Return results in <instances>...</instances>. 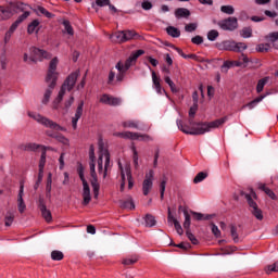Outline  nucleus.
<instances>
[{"label":"nucleus","mask_w":278,"mask_h":278,"mask_svg":"<svg viewBox=\"0 0 278 278\" xmlns=\"http://www.w3.org/2000/svg\"><path fill=\"white\" fill-rule=\"evenodd\" d=\"M155 175V172L153 169H150L148 174H146V178L142 182V192L144 197H148V194L151 192L153 188V177Z\"/></svg>","instance_id":"ddd939ff"},{"label":"nucleus","mask_w":278,"mask_h":278,"mask_svg":"<svg viewBox=\"0 0 278 278\" xmlns=\"http://www.w3.org/2000/svg\"><path fill=\"white\" fill-rule=\"evenodd\" d=\"M100 103H104V105H121L122 101L119 98L110 97L109 94L104 93L100 98Z\"/></svg>","instance_id":"412c9836"},{"label":"nucleus","mask_w":278,"mask_h":278,"mask_svg":"<svg viewBox=\"0 0 278 278\" xmlns=\"http://www.w3.org/2000/svg\"><path fill=\"white\" fill-rule=\"evenodd\" d=\"M152 81L156 92L159 94H162V85L160 84V77H157V74H155V72H152Z\"/></svg>","instance_id":"2f4dec72"},{"label":"nucleus","mask_w":278,"mask_h":278,"mask_svg":"<svg viewBox=\"0 0 278 278\" xmlns=\"http://www.w3.org/2000/svg\"><path fill=\"white\" fill-rule=\"evenodd\" d=\"M122 126L125 129H140V125L136 121H126L122 123Z\"/></svg>","instance_id":"e433bc0d"},{"label":"nucleus","mask_w":278,"mask_h":278,"mask_svg":"<svg viewBox=\"0 0 278 278\" xmlns=\"http://www.w3.org/2000/svg\"><path fill=\"white\" fill-rule=\"evenodd\" d=\"M42 177H45V172L39 170L37 181L34 185V190H38V188H40V184H42Z\"/></svg>","instance_id":"6e6d98bb"},{"label":"nucleus","mask_w":278,"mask_h":278,"mask_svg":"<svg viewBox=\"0 0 278 278\" xmlns=\"http://www.w3.org/2000/svg\"><path fill=\"white\" fill-rule=\"evenodd\" d=\"M77 77H79V72H73L66 77L63 85L61 86L56 99L54 100V103L56 105H60V103H62V101L64 100V94H66V90L71 92V90L75 88V84H77Z\"/></svg>","instance_id":"7ed1b4c3"},{"label":"nucleus","mask_w":278,"mask_h":278,"mask_svg":"<svg viewBox=\"0 0 278 278\" xmlns=\"http://www.w3.org/2000/svg\"><path fill=\"white\" fill-rule=\"evenodd\" d=\"M268 94H270V92H266V93L258 96L257 98H255L248 104L243 105V108H249V110H253V108H255V105H257V103H262V101H264V99H266V97H268Z\"/></svg>","instance_id":"b1692460"},{"label":"nucleus","mask_w":278,"mask_h":278,"mask_svg":"<svg viewBox=\"0 0 278 278\" xmlns=\"http://www.w3.org/2000/svg\"><path fill=\"white\" fill-rule=\"evenodd\" d=\"M47 164V148L41 150V156L39 160V170L45 172V165Z\"/></svg>","instance_id":"c9c22d12"},{"label":"nucleus","mask_w":278,"mask_h":278,"mask_svg":"<svg viewBox=\"0 0 278 278\" xmlns=\"http://www.w3.org/2000/svg\"><path fill=\"white\" fill-rule=\"evenodd\" d=\"M229 117L224 116L222 118L215 119L210 123H199L197 128L190 130L188 125H184V121L177 119L176 125L182 134H187V136H203V134H207L211 129H218L222 125H225Z\"/></svg>","instance_id":"f257e3e1"},{"label":"nucleus","mask_w":278,"mask_h":278,"mask_svg":"<svg viewBox=\"0 0 278 278\" xmlns=\"http://www.w3.org/2000/svg\"><path fill=\"white\" fill-rule=\"evenodd\" d=\"M124 173L128 179V190H131V188H134V176H131V167L126 165Z\"/></svg>","instance_id":"7c9ffc66"},{"label":"nucleus","mask_w":278,"mask_h":278,"mask_svg":"<svg viewBox=\"0 0 278 278\" xmlns=\"http://www.w3.org/2000/svg\"><path fill=\"white\" fill-rule=\"evenodd\" d=\"M38 25H40V22L38 20H34L30 24H28L27 34L29 35L34 34Z\"/></svg>","instance_id":"a18cd8bd"},{"label":"nucleus","mask_w":278,"mask_h":278,"mask_svg":"<svg viewBox=\"0 0 278 278\" xmlns=\"http://www.w3.org/2000/svg\"><path fill=\"white\" fill-rule=\"evenodd\" d=\"M29 14H31L29 11H24V13L17 17L16 22L20 24L23 23V21L29 18Z\"/></svg>","instance_id":"0e129e2a"},{"label":"nucleus","mask_w":278,"mask_h":278,"mask_svg":"<svg viewBox=\"0 0 278 278\" xmlns=\"http://www.w3.org/2000/svg\"><path fill=\"white\" fill-rule=\"evenodd\" d=\"M230 236L233 242H240V238L238 237V228L236 227V225H230Z\"/></svg>","instance_id":"37998d69"},{"label":"nucleus","mask_w":278,"mask_h":278,"mask_svg":"<svg viewBox=\"0 0 278 278\" xmlns=\"http://www.w3.org/2000/svg\"><path fill=\"white\" fill-rule=\"evenodd\" d=\"M144 220L146 227H155V225L157 224V222L155 220V216L151 214H147Z\"/></svg>","instance_id":"a19ab883"},{"label":"nucleus","mask_w":278,"mask_h":278,"mask_svg":"<svg viewBox=\"0 0 278 278\" xmlns=\"http://www.w3.org/2000/svg\"><path fill=\"white\" fill-rule=\"evenodd\" d=\"M265 273H266V275H270V273H278V261H276L271 265H267L265 267Z\"/></svg>","instance_id":"c03bdc74"},{"label":"nucleus","mask_w":278,"mask_h":278,"mask_svg":"<svg viewBox=\"0 0 278 278\" xmlns=\"http://www.w3.org/2000/svg\"><path fill=\"white\" fill-rule=\"evenodd\" d=\"M216 49L219 51H233L235 53H242L247 51L248 46L244 42H236L233 40H225L216 43Z\"/></svg>","instance_id":"20e7f679"},{"label":"nucleus","mask_w":278,"mask_h":278,"mask_svg":"<svg viewBox=\"0 0 278 278\" xmlns=\"http://www.w3.org/2000/svg\"><path fill=\"white\" fill-rule=\"evenodd\" d=\"M241 38H251L253 36V28L251 27H243L240 30Z\"/></svg>","instance_id":"79ce46f5"},{"label":"nucleus","mask_w":278,"mask_h":278,"mask_svg":"<svg viewBox=\"0 0 278 278\" xmlns=\"http://www.w3.org/2000/svg\"><path fill=\"white\" fill-rule=\"evenodd\" d=\"M219 33L216 29H212L207 33V40H210L211 42H214V40H216V38H218Z\"/></svg>","instance_id":"5fc2aeb1"},{"label":"nucleus","mask_w":278,"mask_h":278,"mask_svg":"<svg viewBox=\"0 0 278 278\" xmlns=\"http://www.w3.org/2000/svg\"><path fill=\"white\" fill-rule=\"evenodd\" d=\"M270 49L269 43H261L256 46V51L258 53H268V50Z\"/></svg>","instance_id":"09e8293b"},{"label":"nucleus","mask_w":278,"mask_h":278,"mask_svg":"<svg viewBox=\"0 0 278 278\" xmlns=\"http://www.w3.org/2000/svg\"><path fill=\"white\" fill-rule=\"evenodd\" d=\"M9 5L13 10H18L20 12H25V8H27V4L24 2H9Z\"/></svg>","instance_id":"473e14b6"},{"label":"nucleus","mask_w":278,"mask_h":278,"mask_svg":"<svg viewBox=\"0 0 278 278\" xmlns=\"http://www.w3.org/2000/svg\"><path fill=\"white\" fill-rule=\"evenodd\" d=\"M25 194V185L23 182L20 184V191L17 194V210L20 214H23L25 210H27V205L25 204V200H23V195Z\"/></svg>","instance_id":"dca6fc26"},{"label":"nucleus","mask_w":278,"mask_h":278,"mask_svg":"<svg viewBox=\"0 0 278 278\" xmlns=\"http://www.w3.org/2000/svg\"><path fill=\"white\" fill-rule=\"evenodd\" d=\"M161 201H164V192H166V179L160 184Z\"/></svg>","instance_id":"680f3d73"},{"label":"nucleus","mask_w":278,"mask_h":278,"mask_svg":"<svg viewBox=\"0 0 278 278\" xmlns=\"http://www.w3.org/2000/svg\"><path fill=\"white\" fill-rule=\"evenodd\" d=\"M16 14V10H13L10 5H0V22L1 21H10L12 16Z\"/></svg>","instance_id":"a211bd4d"},{"label":"nucleus","mask_w":278,"mask_h":278,"mask_svg":"<svg viewBox=\"0 0 278 278\" xmlns=\"http://www.w3.org/2000/svg\"><path fill=\"white\" fill-rule=\"evenodd\" d=\"M182 212L185 216L184 227L186 229V236L192 244H199V239L190 232V213H188V210L186 208H184Z\"/></svg>","instance_id":"f8f14e48"},{"label":"nucleus","mask_w":278,"mask_h":278,"mask_svg":"<svg viewBox=\"0 0 278 278\" xmlns=\"http://www.w3.org/2000/svg\"><path fill=\"white\" fill-rule=\"evenodd\" d=\"M58 56H55L50 61L49 64L48 73L46 76V83L50 88H55V86L58 85V72H55L58 71Z\"/></svg>","instance_id":"6e6552de"},{"label":"nucleus","mask_w":278,"mask_h":278,"mask_svg":"<svg viewBox=\"0 0 278 278\" xmlns=\"http://www.w3.org/2000/svg\"><path fill=\"white\" fill-rule=\"evenodd\" d=\"M115 68H117L118 74L116 76L117 81H123V79H125V75L127 72H125V70H123V63L118 62L115 65Z\"/></svg>","instance_id":"f704fd0d"},{"label":"nucleus","mask_w":278,"mask_h":278,"mask_svg":"<svg viewBox=\"0 0 278 278\" xmlns=\"http://www.w3.org/2000/svg\"><path fill=\"white\" fill-rule=\"evenodd\" d=\"M241 197H244L247 200V203L250 207L251 214L255 217L256 220H264V213L261 211L260 206L257 205V193H255V190L253 188L250 189V193H247L244 191L240 192Z\"/></svg>","instance_id":"f03ea898"},{"label":"nucleus","mask_w":278,"mask_h":278,"mask_svg":"<svg viewBox=\"0 0 278 278\" xmlns=\"http://www.w3.org/2000/svg\"><path fill=\"white\" fill-rule=\"evenodd\" d=\"M63 26L65 27V31H67V34L70 36H73L75 34V30L73 29V26L71 25V21H68V20L63 21Z\"/></svg>","instance_id":"8fccbe9b"},{"label":"nucleus","mask_w":278,"mask_h":278,"mask_svg":"<svg viewBox=\"0 0 278 278\" xmlns=\"http://www.w3.org/2000/svg\"><path fill=\"white\" fill-rule=\"evenodd\" d=\"M268 79H269L268 77H264L257 81V85H256L257 94H260L261 92L264 91V86H266V84H268Z\"/></svg>","instance_id":"ea45409f"},{"label":"nucleus","mask_w":278,"mask_h":278,"mask_svg":"<svg viewBox=\"0 0 278 278\" xmlns=\"http://www.w3.org/2000/svg\"><path fill=\"white\" fill-rule=\"evenodd\" d=\"M176 18H188L190 16V10L186 8H178L175 10Z\"/></svg>","instance_id":"c756f323"},{"label":"nucleus","mask_w":278,"mask_h":278,"mask_svg":"<svg viewBox=\"0 0 278 278\" xmlns=\"http://www.w3.org/2000/svg\"><path fill=\"white\" fill-rule=\"evenodd\" d=\"M13 223H14V214L13 213H8V215L4 217L5 227H12Z\"/></svg>","instance_id":"864d4df0"},{"label":"nucleus","mask_w":278,"mask_h":278,"mask_svg":"<svg viewBox=\"0 0 278 278\" xmlns=\"http://www.w3.org/2000/svg\"><path fill=\"white\" fill-rule=\"evenodd\" d=\"M167 223H174V227L178 236H184V228H181V224H179V220H177V218L173 216V213H170V207H168Z\"/></svg>","instance_id":"4be33fe9"},{"label":"nucleus","mask_w":278,"mask_h":278,"mask_svg":"<svg viewBox=\"0 0 278 278\" xmlns=\"http://www.w3.org/2000/svg\"><path fill=\"white\" fill-rule=\"evenodd\" d=\"M73 103H75V97L71 96L70 99L64 103V110H70Z\"/></svg>","instance_id":"69168bd1"},{"label":"nucleus","mask_w":278,"mask_h":278,"mask_svg":"<svg viewBox=\"0 0 278 278\" xmlns=\"http://www.w3.org/2000/svg\"><path fill=\"white\" fill-rule=\"evenodd\" d=\"M90 185L93 190V198L99 199V190H101V185L99 184V177L97 176V170L90 172Z\"/></svg>","instance_id":"f3484780"},{"label":"nucleus","mask_w":278,"mask_h":278,"mask_svg":"<svg viewBox=\"0 0 278 278\" xmlns=\"http://www.w3.org/2000/svg\"><path fill=\"white\" fill-rule=\"evenodd\" d=\"M220 12H223L224 14H233V12H236V9H233V5H222L220 7Z\"/></svg>","instance_id":"603ef678"},{"label":"nucleus","mask_w":278,"mask_h":278,"mask_svg":"<svg viewBox=\"0 0 278 278\" xmlns=\"http://www.w3.org/2000/svg\"><path fill=\"white\" fill-rule=\"evenodd\" d=\"M40 144L38 143H33V142H28V143H22L20 144L18 149L21 151H38V149H40Z\"/></svg>","instance_id":"a878e982"},{"label":"nucleus","mask_w":278,"mask_h":278,"mask_svg":"<svg viewBox=\"0 0 278 278\" xmlns=\"http://www.w3.org/2000/svg\"><path fill=\"white\" fill-rule=\"evenodd\" d=\"M185 31H189V33L197 31V24L195 23L187 24L185 26Z\"/></svg>","instance_id":"338daca9"},{"label":"nucleus","mask_w":278,"mask_h":278,"mask_svg":"<svg viewBox=\"0 0 278 278\" xmlns=\"http://www.w3.org/2000/svg\"><path fill=\"white\" fill-rule=\"evenodd\" d=\"M36 14H38V16H46V18H54L55 14L49 12L48 10L45 9V7L38 5L35 9Z\"/></svg>","instance_id":"bb28decb"},{"label":"nucleus","mask_w":278,"mask_h":278,"mask_svg":"<svg viewBox=\"0 0 278 278\" xmlns=\"http://www.w3.org/2000/svg\"><path fill=\"white\" fill-rule=\"evenodd\" d=\"M191 42L193 45H203V38L200 35H197L195 37L191 38Z\"/></svg>","instance_id":"774afa93"},{"label":"nucleus","mask_w":278,"mask_h":278,"mask_svg":"<svg viewBox=\"0 0 278 278\" xmlns=\"http://www.w3.org/2000/svg\"><path fill=\"white\" fill-rule=\"evenodd\" d=\"M28 116L30 118H34V121H37V123H39L40 125H43V127H47L48 129H53L54 131H66V128L60 126V124L38 113L29 112Z\"/></svg>","instance_id":"39448f33"},{"label":"nucleus","mask_w":278,"mask_h":278,"mask_svg":"<svg viewBox=\"0 0 278 278\" xmlns=\"http://www.w3.org/2000/svg\"><path fill=\"white\" fill-rule=\"evenodd\" d=\"M232 66H242V61H225L224 64L220 66V71L222 73H228L229 68H231Z\"/></svg>","instance_id":"5701e85b"},{"label":"nucleus","mask_w":278,"mask_h":278,"mask_svg":"<svg viewBox=\"0 0 278 278\" xmlns=\"http://www.w3.org/2000/svg\"><path fill=\"white\" fill-rule=\"evenodd\" d=\"M166 31L168 36H172V38H179V36H181V30L175 26H168Z\"/></svg>","instance_id":"72a5a7b5"},{"label":"nucleus","mask_w":278,"mask_h":278,"mask_svg":"<svg viewBox=\"0 0 278 278\" xmlns=\"http://www.w3.org/2000/svg\"><path fill=\"white\" fill-rule=\"evenodd\" d=\"M134 38H140V35H138L136 30H119L110 36L112 42L118 45L128 42V40H134Z\"/></svg>","instance_id":"0eeeda50"},{"label":"nucleus","mask_w":278,"mask_h":278,"mask_svg":"<svg viewBox=\"0 0 278 278\" xmlns=\"http://www.w3.org/2000/svg\"><path fill=\"white\" fill-rule=\"evenodd\" d=\"M115 138H123L124 140H151L149 135H140L138 132L124 131V132H113Z\"/></svg>","instance_id":"9d476101"},{"label":"nucleus","mask_w":278,"mask_h":278,"mask_svg":"<svg viewBox=\"0 0 278 278\" xmlns=\"http://www.w3.org/2000/svg\"><path fill=\"white\" fill-rule=\"evenodd\" d=\"M258 190L265 192L273 201H277V194H275V191L270 190V188L266 187V184H258Z\"/></svg>","instance_id":"393cba45"},{"label":"nucleus","mask_w":278,"mask_h":278,"mask_svg":"<svg viewBox=\"0 0 278 278\" xmlns=\"http://www.w3.org/2000/svg\"><path fill=\"white\" fill-rule=\"evenodd\" d=\"M105 169H103V154H99L98 157V173H104Z\"/></svg>","instance_id":"e2e57ef3"},{"label":"nucleus","mask_w":278,"mask_h":278,"mask_svg":"<svg viewBox=\"0 0 278 278\" xmlns=\"http://www.w3.org/2000/svg\"><path fill=\"white\" fill-rule=\"evenodd\" d=\"M119 207L122 210H136V204L134 203V199L129 198L128 200L119 201Z\"/></svg>","instance_id":"cd10ccee"},{"label":"nucleus","mask_w":278,"mask_h":278,"mask_svg":"<svg viewBox=\"0 0 278 278\" xmlns=\"http://www.w3.org/2000/svg\"><path fill=\"white\" fill-rule=\"evenodd\" d=\"M53 89L54 88L49 87V89L46 90L42 103H49V99H51V94L53 93Z\"/></svg>","instance_id":"bf43d9fd"},{"label":"nucleus","mask_w":278,"mask_h":278,"mask_svg":"<svg viewBox=\"0 0 278 278\" xmlns=\"http://www.w3.org/2000/svg\"><path fill=\"white\" fill-rule=\"evenodd\" d=\"M81 116H84V100L78 103L75 115L72 117V127L74 130L77 129V123H79Z\"/></svg>","instance_id":"aec40b11"},{"label":"nucleus","mask_w":278,"mask_h":278,"mask_svg":"<svg viewBox=\"0 0 278 278\" xmlns=\"http://www.w3.org/2000/svg\"><path fill=\"white\" fill-rule=\"evenodd\" d=\"M119 170H121V177H122V181H121V187L119 190L122 192H125V169L123 168V165H121L119 163Z\"/></svg>","instance_id":"3c124183"},{"label":"nucleus","mask_w":278,"mask_h":278,"mask_svg":"<svg viewBox=\"0 0 278 278\" xmlns=\"http://www.w3.org/2000/svg\"><path fill=\"white\" fill-rule=\"evenodd\" d=\"M99 151L100 155H102V159H105L103 172V179H105V177H108V170L112 168V165L110 164V151H108V149H104L103 144H99Z\"/></svg>","instance_id":"2eb2a0df"},{"label":"nucleus","mask_w":278,"mask_h":278,"mask_svg":"<svg viewBox=\"0 0 278 278\" xmlns=\"http://www.w3.org/2000/svg\"><path fill=\"white\" fill-rule=\"evenodd\" d=\"M29 51V62H33L34 64H36L37 62H42L43 60H51V53H49L47 50L31 47Z\"/></svg>","instance_id":"1a4fd4ad"},{"label":"nucleus","mask_w":278,"mask_h":278,"mask_svg":"<svg viewBox=\"0 0 278 278\" xmlns=\"http://www.w3.org/2000/svg\"><path fill=\"white\" fill-rule=\"evenodd\" d=\"M77 173L80 181L83 182V205H90L92 195H90V185H88V180H86V176L84 175V165L79 164Z\"/></svg>","instance_id":"423d86ee"},{"label":"nucleus","mask_w":278,"mask_h":278,"mask_svg":"<svg viewBox=\"0 0 278 278\" xmlns=\"http://www.w3.org/2000/svg\"><path fill=\"white\" fill-rule=\"evenodd\" d=\"M211 229H212V233L215 236V238H220L222 233H220V229H218V226H216V224H214L213 222H211Z\"/></svg>","instance_id":"4d7b16f0"},{"label":"nucleus","mask_w":278,"mask_h":278,"mask_svg":"<svg viewBox=\"0 0 278 278\" xmlns=\"http://www.w3.org/2000/svg\"><path fill=\"white\" fill-rule=\"evenodd\" d=\"M265 39L267 40V42H277V40H278V31L270 33L269 35H267L265 37Z\"/></svg>","instance_id":"13d9d810"},{"label":"nucleus","mask_w":278,"mask_h":278,"mask_svg":"<svg viewBox=\"0 0 278 278\" xmlns=\"http://www.w3.org/2000/svg\"><path fill=\"white\" fill-rule=\"evenodd\" d=\"M138 260H139L138 255L135 254V255H131L127 258H124L122 264L124 266H134V264L138 263Z\"/></svg>","instance_id":"4c0bfd02"},{"label":"nucleus","mask_w":278,"mask_h":278,"mask_svg":"<svg viewBox=\"0 0 278 278\" xmlns=\"http://www.w3.org/2000/svg\"><path fill=\"white\" fill-rule=\"evenodd\" d=\"M218 27L224 31H236L238 28V17H228L218 22Z\"/></svg>","instance_id":"9b49d317"},{"label":"nucleus","mask_w":278,"mask_h":278,"mask_svg":"<svg viewBox=\"0 0 278 278\" xmlns=\"http://www.w3.org/2000/svg\"><path fill=\"white\" fill-rule=\"evenodd\" d=\"M0 65H1L2 71H5L8 68V56H5V54H1Z\"/></svg>","instance_id":"052dcab7"},{"label":"nucleus","mask_w":278,"mask_h":278,"mask_svg":"<svg viewBox=\"0 0 278 278\" xmlns=\"http://www.w3.org/2000/svg\"><path fill=\"white\" fill-rule=\"evenodd\" d=\"M204 179H207V173L200 172L197 174V176L193 179V184H201Z\"/></svg>","instance_id":"49530a36"},{"label":"nucleus","mask_w":278,"mask_h":278,"mask_svg":"<svg viewBox=\"0 0 278 278\" xmlns=\"http://www.w3.org/2000/svg\"><path fill=\"white\" fill-rule=\"evenodd\" d=\"M54 140H58V142H61V144H64L65 147H68V144L71 143L68 138H66L62 134H58L56 137L54 138Z\"/></svg>","instance_id":"de8ad7c7"},{"label":"nucleus","mask_w":278,"mask_h":278,"mask_svg":"<svg viewBox=\"0 0 278 278\" xmlns=\"http://www.w3.org/2000/svg\"><path fill=\"white\" fill-rule=\"evenodd\" d=\"M190 214L193 216L194 220H211V218L214 216L212 214H203V213H198L194 211H190Z\"/></svg>","instance_id":"c85d7f7f"},{"label":"nucleus","mask_w":278,"mask_h":278,"mask_svg":"<svg viewBox=\"0 0 278 278\" xmlns=\"http://www.w3.org/2000/svg\"><path fill=\"white\" fill-rule=\"evenodd\" d=\"M140 55H144V50H137L130 54V56L126 60L125 64L123 65V71L127 73L128 68H131V63L136 62Z\"/></svg>","instance_id":"6ab92c4d"},{"label":"nucleus","mask_w":278,"mask_h":278,"mask_svg":"<svg viewBox=\"0 0 278 278\" xmlns=\"http://www.w3.org/2000/svg\"><path fill=\"white\" fill-rule=\"evenodd\" d=\"M38 208L40 210L41 216H42V218H45L46 223H51V220H53L51 211H49L47 208V204H45V198H42V197H39Z\"/></svg>","instance_id":"4468645a"},{"label":"nucleus","mask_w":278,"mask_h":278,"mask_svg":"<svg viewBox=\"0 0 278 278\" xmlns=\"http://www.w3.org/2000/svg\"><path fill=\"white\" fill-rule=\"evenodd\" d=\"M51 260H53V262H62V260H64V253L60 250H53L51 252Z\"/></svg>","instance_id":"58836bf2"}]
</instances>
